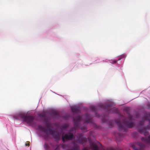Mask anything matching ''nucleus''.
<instances>
[{
	"instance_id": "20e7f679",
	"label": "nucleus",
	"mask_w": 150,
	"mask_h": 150,
	"mask_svg": "<svg viewBox=\"0 0 150 150\" xmlns=\"http://www.w3.org/2000/svg\"><path fill=\"white\" fill-rule=\"evenodd\" d=\"M99 106L102 109H104L108 112H111L112 111L113 112L117 113L118 112V110L115 108H112V107L110 104L105 105L103 104H101Z\"/></svg>"
},
{
	"instance_id": "9b49d317",
	"label": "nucleus",
	"mask_w": 150,
	"mask_h": 150,
	"mask_svg": "<svg viewBox=\"0 0 150 150\" xmlns=\"http://www.w3.org/2000/svg\"><path fill=\"white\" fill-rule=\"evenodd\" d=\"M72 112L74 113H78L80 112V108L79 107L72 108H71Z\"/></svg>"
},
{
	"instance_id": "412c9836",
	"label": "nucleus",
	"mask_w": 150,
	"mask_h": 150,
	"mask_svg": "<svg viewBox=\"0 0 150 150\" xmlns=\"http://www.w3.org/2000/svg\"><path fill=\"white\" fill-rule=\"evenodd\" d=\"M132 147L134 150H140V149H138L134 145H132Z\"/></svg>"
},
{
	"instance_id": "4468645a",
	"label": "nucleus",
	"mask_w": 150,
	"mask_h": 150,
	"mask_svg": "<svg viewBox=\"0 0 150 150\" xmlns=\"http://www.w3.org/2000/svg\"><path fill=\"white\" fill-rule=\"evenodd\" d=\"M86 138H83L79 140V142L81 144H83L84 142H86Z\"/></svg>"
},
{
	"instance_id": "39448f33",
	"label": "nucleus",
	"mask_w": 150,
	"mask_h": 150,
	"mask_svg": "<svg viewBox=\"0 0 150 150\" xmlns=\"http://www.w3.org/2000/svg\"><path fill=\"white\" fill-rule=\"evenodd\" d=\"M35 117L33 115H29L27 116L25 121L29 125L32 126L35 124L34 120Z\"/></svg>"
},
{
	"instance_id": "f03ea898",
	"label": "nucleus",
	"mask_w": 150,
	"mask_h": 150,
	"mask_svg": "<svg viewBox=\"0 0 150 150\" xmlns=\"http://www.w3.org/2000/svg\"><path fill=\"white\" fill-rule=\"evenodd\" d=\"M115 122L117 125L118 127V129L119 131L125 132L127 130V128H132L134 125V124L132 122H128L124 120L123 123L122 124L119 120L115 121Z\"/></svg>"
},
{
	"instance_id": "aec40b11",
	"label": "nucleus",
	"mask_w": 150,
	"mask_h": 150,
	"mask_svg": "<svg viewBox=\"0 0 150 150\" xmlns=\"http://www.w3.org/2000/svg\"><path fill=\"white\" fill-rule=\"evenodd\" d=\"M81 129L83 132H85L87 131V128L86 127H81Z\"/></svg>"
},
{
	"instance_id": "f257e3e1",
	"label": "nucleus",
	"mask_w": 150,
	"mask_h": 150,
	"mask_svg": "<svg viewBox=\"0 0 150 150\" xmlns=\"http://www.w3.org/2000/svg\"><path fill=\"white\" fill-rule=\"evenodd\" d=\"M47 129H46L44 127L41 125H39L38 128L40 131H43L45 135L44 136L45 137H48L49 135L52 134L54 138L56 141H59L60 139L61 134L57 131L52 130L50 128V125L49 124L47 125Z\"/></svg>"
},
{
	"instance_id": "423d86ee",
	"label": "nucleus",
	"mask_w": 150,
	"mask_h": 150,
	"mask_svg": "<svg viewBox=\"0 0 150 150\" xmlns=\"http://www.w3.org/2000/svg\"><path fill=\"white\" fill-rule=\"evenodd\" d=\"M74 138V134L71 133H68L66 134L62 137V139L64 142H65L66 140H71Z\"/></svg>"
},
{
	"instance_id": "6e6552de",
	"label": "nucleus",
	"mask_w": 150,
	"mask_h": 150,
	"mask_svg": "<svg viewBox=\"0 0 150 150\" xmlns=\"http://www.w3.org/2000/svg\"><path fill=\"white\" fill-rule=\"evenodd\" d=\"M27 116V114L25 113H20L17 115L16 119L25 121Z\"/></svg>"
},
{
	"instance_id": "c85d7f7f",
	"label": "nucleus",
	"mask_w": 150,
	"mask_h": 150,
	"mask_svg": "<svg viewBox=\"0 0 150 150\" xmlns=\"http://www.w3.org/2000/svg\"><path fill=\"white\" fill-rule=\"evenodd\" d=\"M129 120H131V119H132L131 117H129Z\"/></svg>"
},
{
	"instance_id": "0eeeda50",
	"label": "nucleus",
	"mask_w": 150,
	"mask_h": 150,
	"mask_svg": "<svg viewBox=\"0 0 150 150\" xmlns=\"http://www.w3.org/2000/svg\"><path fill=\"white\" fill-rule=\"evenodd\" d=\"M73 120L74 125L75 126L74 127V128L75 129H76L78 127L79 122L82 120V118L81 117L78 116L76 118H73Z\"/></svg>"
},
{
	"instance_id": "4be33fe9",
	"label": "nucleus",
	"mask_w": 150,
	"mask_h": 150,
	"mask_svg": "<svg viewBox=\"0 0 150 150\" xmlns=\"http://www.w3.org/2000/svg\"><path fill=\"white\" fill-rule=\"evenodd\" d=\"M137 133L136 132H134L132 134V136L134 137H137Z\"/></svg>"
},
{
	"instance_id": "cd10ccee",
	"label": "nucleus",
	"mask_w": 150,
	"mask_h": 150,
	"mask_svg": "<svg viewBox=\"0 0 150 150\" xmlns=\"http://www.w3.org/2000/svg\"><path fill=\"white\" fill-rule=\"evenodd\" d=\"M54 114L58 116V114L57 113H54Z\"/></svg>"
},
{
	"instance_id": "6ab92c4d",
	"label": "nucleus",
	"mask_w": 150,
	"mask_h": 150,
	"mask_svg": "<svg viewBox=\"0 0 150 150\" xmlns=\"http://www.w3.org/2000/svg\"><path fill=\"white\" fill-rule=\"evenodd\" d=\"M129 108L128 107H127L124 109V110L127 114H129Z\"/></svg>"
},
{
	"instance_id": "393cba45",
	"label": "nucleus",
	"mask_w": 150,
	"mask_h": 150,
	"mask_svg": "<svg viewBox=\"0 0 150 150\" xmlns=\"http://www.w3.org/2000/svg\"><path fill=\"white\" fill-rule=\"evenodd\" d=\"M83 136V134L82 133L79 134V136L80 138H81V137Z\"/></svg>"
},
{
	"instance_id": "a878e982",
	"label": "nucleus",
	"mask_w": 150,
	"mask_h": 150,
	"mask_svg": "<svg viewBox=\"0 0 150 150\" xmlns=\"http://www.w3.org/2000/svg\"><path fill=\"white\" fill-rule=\"evenodd\" d=\"M117 61L116 60H114V61H112V62L113 64H115L117 62Z\"/></svg>"
},
{
	"instance_id": "dca6fc26",
	"label": "nucleus",
	"mask_w": 150,
	"mask_h": 150,
	"mask_svg": "<svg viewBox=\"0 0 150 150\" xmlns=\"http://www.w3.org/2000/svg\"><path fill=\"white\" fill-rule=\"evenodd\" d=\"M68 126L69 125H68L64 124L61 126V127L63 129H65L68 127Z\"/></svg>"
},
{
	"instance_id": "2eb2a0df",
	"label": "nucleus",
	"mask_w": 150,
	"mask_h": 150,
	"mask_svg": "<svg viewBox=\"0 0 150 150\" xmlns=\"http://www.w3.org/2000/svg\"><path fill=\"white\" fill-rule=\"evenodd\" d=\"M39 117L41 118H46V115L45 112H43L42 113H40L38 115Z\"/></svg>"
},
{
	"instance_id": "1a4fd4ad",
	"label": "nucleus",
	"mask_w": 150,
	"mask_h": 150,
	"mask_svg": "<svg viewBox=\"0 0 150 150\" xmlns=\"http://www.w3.org/2000/svg\"><path fill=\"white\" fill-rule=\"evenodd\" d=\"M85 117L86 118L85 120V123H89L90 124L93 123L92 118L90 115L88 114H86L85 115Z\"/></svg>"
},
{
	"instance_id": "a211bd4d",
	"label": "nucleus",
	"mask_w": 150,
	"mask_h": 150,
	"mask_svg": "<svg viewBox=\"0 0 150 150\" xmlns=\"http://www.w3.org/2000/svg\"><path fill=\"white\" fill-rule=\"evenodd\" d=\"M44 147L45 149L46 150H49L50 147L48 144L46 143L44 144Z\"/></svg>"
},
{
	"instance_id": "5701e85b",
	"label": "nucleus",
	"mask_w": 150,
	"mask_h": 150,
	"mask_svg": "<svg viewBox=\"0 0 150 150\" xmlns=\"http://www.w3.org/2000/svg\"><path fill=\"white\" fill-rule=\"evenodd\" d=\"M91 109L93 111H95L96 108L95 106H93L91 107Z\"/></svg>"
},
{
	"instance_id": "bb28decb",
	"label": "nucleus",
	"mask_w": 150,
	"mask_h": 150,
	"mask_svg": "<svg viewBox=\"0 0 150 150\" xmlns=\"http://www.w3.org/2000/svg\"><path fill=\"white\" fill-rule=\"evenodd\" d=\"M83 150H88L87 149L84 148L83 149Z\"/></svg>"
},
{
	"instance_id": "f3484780",
	"label": "nucleus",
	"mask_w": 150,
	"mask_h": 150,
	"mask_svg": "<svg viewBox=\"0 0 150 150\" xmlns=\"http://www.w3.org/2000/svg\"><path fill=\"white\" fill-rule=\"evenodd\" d=\"M72 150H79V147L78 145H74V147L71 148Z\"/></svg>"
},
{
	"instance_id": "c756f323",
	"label": "nucleus",
	"mask_w": 150,
	"mask_h": 150,
	"mask_svg": "<svg viewBox=\"0 0 150 150\" xmlns=\"http://www.w3.org/2000/svg\"><path fill=\"white\" fill-rule=\"evenodd\" d=\"M68 150H72V149H69Z\"/></svg>"
},
{
	"instance_id": "7ed1b4c3",
	"label": "nucleus",
	"mask_w": 150,
	"mask_h": 150,
	"mask_svg": "<svg viewBox=\"0 0 150 150\" xmlns=\"http://www.w3.org/2000/svg\"><path fill=\"white\" fill-rule=\"evenodd\" d=\"M148 120L150 121L149 125L150 126L147 125L145 128L139 129H138V131L141 134H143L145 136L148 135V132L147 130L150 129V114H147L145 115L144 116V119L142 122H139V125L140 126H142L145 120Z\"/></svg>"
},
{
	"instance_id": "9d476101",
	"label": "nucleus",
	"mask_w": 150,
	"mask_h": 150,
	"mask_svg": "<svg viewBox=\"0 0 150 150\" xmlns=\"http://www.w3.org/2000/svg\"><path fill=\"white\" fill-rule=\"evenodd\" d=\"M141 139L143 142L147 144H150V135L148 136L147 138L142 137Z\"/></svg>"
},
{
	"instance_id": "f8f14e48",
	"label": "nucleus",
	"mask_w": 150,
	"mask_h": 150,
	"mask_svg": "<svg viewBox=\"0 0 150 150\" xmlns=\"http://www.w3.org/2000/svg\"><path fill=\"white\" fill-rule=\"evenodd\" d=\"M92 149L93 150H98V147L95 143H92L91 145Z\"/></svg>"
},
{
	"instance_id": "b1692460",
	"label": "nucleus",
	"mask_w": 150,
	"mask_h": 150,
	"mask_svg": "<svg viewBox=\"0 0 150 150\" xmlns=\"http://www.w3.org/2000/svg\"><path fill=\"white\" fill-rule=\"evenodd\" d=\"M30 142H27L25 144V145L26 146H29L30 145Z\"/></svg>"
},
{
	"instance_id": "ddd939ff",
	"label": "nucleus",
	"mask_w": 150,
	"mask_h": 150,
	"mask_svg": "<svg viewBox=\"0 0 150 150\" xmlns=\"http://www.w3.org/2000/svg\"><path fill=\"white\" fill-rule=\"evenodd\" d=\"M137 144L140 147V150H143L145 147V145L144 144L140 142H139Z\"/></svg>"
},
{
	"instance_id": "7c9ffc66",
	"label": "nucleus",
	"mask_w": 150,
	"mask_h": 150,
	"mask_svg": "<svg viewBox=\"0 0 150 150\" xmlns=\"http://www.w3.org/2000/svg\"><path fill=\"white\" fill-rule=\"evenodd\" d=\"M149 105H150V103L149 104Z\"/></svg>"
}]
</instances>
